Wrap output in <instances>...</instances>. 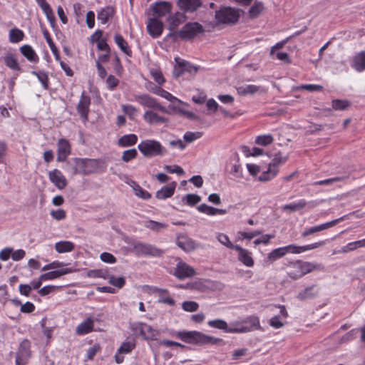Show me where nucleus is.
Instances as JSON below:
<instances>
[{"label":"nucleus","mask_w":365,"mask_h":365,"mask_svg":"<svg viewBox=\"0 0 365 365\" xmlns=\"http://www.w3.org/2000/svg\"><path fill=\"white\" fill-rule=\"evenodd\" d=\"M73 175L81 174L88 175L92 173L102 172L106 169L103 160L100 159L73 158L67 161Z\"/></svg>","instance_id":"f257e3e1"},{"label":"nucleus","mask_w":365,"mask_h":365,"mask_svg":"<svg viewBox=\"0 0 365 365\" xmlns=\"http://www.w3.org/2000/svg\"><path fill=\"white\" fill-rule=\"evenodd\" d=\"M287 266L289 267L287 276L292 280H297L314 271L324 270V266L322 264L299 259L289 262Z\"/></svg>","instance_id":"f03ea898"},{"label":"nucleus","mask_w":365,"mask_h":365,"mask_svg":"<svg viewBox=\"0 0 365 365\" xmlns=\"http://www.w3.org/2000/svg\"><path fill=\"white\" fill-rule=\"evenodd\" d=\"M175 336L187 344L198 346L216 344L221 340L197 331H180Z\"/></svg>","instance_id":"7ed1b4c3"},{"label":"nucleus","mask_w":365,"mask_h":365,"mask_svg":"<svg viewBox=\"0 0 365 365\" xmlns=\"http://www.w3.org/2000/svg\"><path fill=\"white\" fill-rule=\"evenodd\" d=\"M205 32L204 26L197 22H187L180 30V38L185 41H192L203 35Z\"/></svg>","instance_id":"20e7f679"},{"label":"nucleus","mask_w":365,"mask_h":365,"mask_svg":"<svg viewBox=\"0 0 365 365\" xmlns=\"http://www.w3.org/2000/svg\"><path fill=\"white\" fill-rule=\"evenodd\" d=\"M138 148L146 158L163 155L166 153V150L162 146L160 143L155 140H143Z\"/></svg>","instance_id":"39448f33"},{"label":"nucleus","mask_w":365,"mask_h":365,"mask_svg":"<svg viewBox=\"0 0 365 365\" xmlns=\"http://www.w3.org/2000/svg\"><path fill=\"white\" fill-rule=\"evenodd\" d=\"M215 19L218 24H235L240 18V13L237 9L227 6L222 7L215 11Z\"/></svg>","instance_id":"423d86ee"},{"label":"nucleus","mask_w":365,"mask_h":365,"mask_svg":"<svg viewBox=\"0 0 365 365\" xmlns=\"http://www.w3.org/2000/svg\"><path fill=\"white\" fill-rule=\"evenodd\" d=\"M91 103V97L83 91L78 103L76 107V110L83 123H86L88 120V114L90 112V106Z\"/></svg>","instance_id":"0eeeda50"},{"label":"nucleus","mask_w":365,"mask_h":365,"mask_svg":"<svg viewBox=\"0 0 365 365\" xmlns=\"http://www.w3.org/2000/svg\"><path fill=\"white\" fill-rule=\"evenodd\" d=\"M319 293V285L317 283H313L310 285L305 286L303 289L299 290L296 296V298L299 301L304 302L318 297Z\"/></svg>","instance_id":"6e6552de"},{"label":"nucleus","mask_w":365,"mask_h":365,"mask_svg":"<svg viewBox=\"0 0 365 365\" xmlns=\"http://www.w3.org/2000/svg\"><path fill=\"white\" fill-rule=\"evenodd\" d=\"M135 99L139 104L144 107L158 110L161 112L168 113V111L164 106L160 105L155 98L148 94L135 96Z\"/></svg>","instance_id":"1a4fd4ad"},{"label":"nucleus","mask_w":365,"mask_h":365,"mask_svg":"<svg viewBox=\"0 0 365 365\" xmlns=\"http://www.w3.org/2000/svg\"><path fill=\"white\" fill-rule=\"evenodd\" d=\"M134 251L137 255H149L154 257H160L163 255V252L149 244H144L142 242H138L135 244L133 247Z\"/></svg>","instance_id":"9d476101"},{"label":"nucleus","mask_w":365,"mask_h":365,"mask_svg":"<svg viewBox=\"0 0 365 365\" xmlns=\"http://www.w3.org/2000/svg\"><path fill=\"white\" fill-rule=\"evenodd\" d=\"M196 274L193 267L182 261H180L175 268L173 275L178 279H184L192 277Z\"/></svg>","instance_id":"9b49d317"},{"label":"nucleus","mask_w":365,"mask_h":365,"mask_svg":"<svg viewBox=\"0 0 365 365\" xmlns=\"http://www.w3.org/2000/svg\"><path fill=\"white\" fill-rule=\"evenodd\" d=\"M150 8L154 18L158 19L170 14L173 9V4L169 1H163L155 2Z\"/></svg>","instance_id":"f8f14e48"},{"label":"nucleus","mask_w":365,"mask_h":365,"mask_svg":"<svg viewBox=\"0 0 365 365\" xmlns=\"http://www.w3.org/2000/svg\"><path fill=\"white\" fill-rule=\"evenodd\" d=\"M71 153V145L69 141L65 138H61L57 143V158L58 162H66L68 156Z\"/></svg>","instance_id":"ddd939ff"},{"label":"nucleus","mask_w":365,"mask_h":365,"mask_svg":"<svg viewBox=\"0 0 365 365\" xmlns=\"http://www.w3.org/2000/svg\"><path fill=\"white\" fill-rule=\"evenodd\" d=\"M147 31L153 38H158L163 33V24L158 19L150 18L147 23Z\"/></svg>","instance_id":"4468645a"},{"label":"nucleus","mask_w":365,"mask_h":365,"mask_svg":"<svg viewBox=\"0 0 365 365\" xmlns=\"http://www.w3.org/2000/svg\"><path fill=\"white\" fill-rule=\"evenodd\" d=\"M324 245V241H319L315 243H312L307 245L304 246H297L294 244L289 245L287 246H285V250L287 253H293V254H299L302 252H304L307 250H314L316 248H318L321 246H323Z\"/></svg>","instance_id":"2eb2a0df"},{"label":"nucleus","mask_w":365,"mask_h":365,"mask_svg":"<svg viewBox=\"0 0 365 365\" xmlns=\"http://www.w3.org/2000/svg\"><path fill=\"white\" fill-rule=\"evenodd\" d=\"M48 178L54 185L60 189H64L67 185V180L62 173L58 170L54 169L48 172Z\"/></svg>","instance_id":"dca6fc26"},{"label":"nucleus","mask_w":365,"mask_h":365,"mask_svg":"<svg viewBox=\"0 0 365 365\" xmlns=\"http://www.w3.org/2000/svg\"><path fill=\"white\" fill-rule=\"evenodd\" d=\"M143 119L150 125H158L168 122V119L167 118L158 115L152 110H148L145 112Z\"/></svg>","instance_id":"f3484780"},{"label":"nucleus","mask_w":365,"mask_h":365,"mask_svg":"<svg viewBox=\"0 0 365 365\" xmlns=\"http://www.w3.org/2000/svg\"><path fill=\"white\" fill-rule=\"evenodd\" d=\"M178 7L184 12H194L202 6L201 0H178Z\"/></svg>","instance_id":"a211bd4d"},{"label":"nucleus","mask_w":365,"mask_h":365,"mask_svg":"<svg viewBox=\"0 0 365 365\" xmlns=\"http://www.w3.org/2000/svg\"><path fill=\"white\" fill-rule=\"evenodd\" d=\"M176 186L177 183L175 181L163 186L160 190L156 192L155 197L158 200H165L171 197L175 193Z\"/></svg>","instance_id":"6ab92c4d"},{"label":"nucleus","mask_w":365,"mask_h":365,"mask_svg":"<svg viewBox=\"0 0 365 365\" xmlns=\"http://www.w3.org/2000/svg\"><path fill=\"white\" fill-rule=\"evenodd\" d=\"M235 250L238 252V259L245 266L252 267L254 265V260L251 257L250 252L247 250L236 245Z\"/></svg>","instance_id":"aec40b11"},{"label":"nucleus","mask_w":365,"mask_h":365,"mask_svg":"<svg viewBox=\"0 0 365 365\" xmlns=\"http://www.w3.org/2000/svg\"><path fill=\"white\" fill-rule=\"evenodd\" d=\"M186 16L184 12H176L168 18V26L170 31H174L177 27L182 24L186 20Z\"/></svg>","instance_id":"412c9836"},{"label":"nucleus","mask_w":365,"mask_h":365,"mask_svg":"<svg viewBox=\"0 0 365 365\" xmlns=\"http://www.w3.org/2000/svg\"><path fill=\"white\" fill-rule=\"evenodd\" d=\"M93 319L91 317H88L77 326L76 332L78 335H85L93 331Z\"/></svg>","instance_id":"4be33fe9"},{"label":"nucleus","mask_w":365,"mask_h":365,"mask_svg":"<svg viewBox=\"0 0 365 365\" xmlns=\"http://www.w3.org/2000/svg\"><path fill=\"white\" fill-rule=\"evenodd\" d=\"M21 53L31 63H38L39 58L30 45H24L20 47Z\"/></svg>","instance_id":"5701e85b"},{"label":"nucleus","mask_w":365,"mask_h":365,"mask_svg":"<svg viewBox=\"0 0 365 365\" xmlns=\"http://www.w3.org/2000/svg\"><path fill=\"white\" fill-rule=\"evenodd\" d=\"M74 270L72 268H63L61 269L51 271L46 273H44L41 275V279L45 280H51L56 278H58L63 275L69 274L73 272Z\"/></svg>","instance_id":"b1692460"},{"label":"nucleus","mask_w":365,"mask_h":365,"mask_svg":"<svg viewBox=\"0 0 365 365\" xmlns=\"http://www.w3.org/2000/svg\"><path fill=\"white\" fill-rule=\"evenodd\" d=\"M351 66L358 72L365 70V51H360L354 56Z\"/></svg>","instance_id":"393cba45"},{"label":"nucleus","mask_w":365,"mask_h":365,"mask_svg":"<svg viewBox=\"0 0 365 365\" xmlns=\"http://www.w3.org/2000/svg\"><path fill=\"white\" fill-rule=\"evenodd\" d=\"M31 356V342L28 339H24L19 344L16 356L29 359Z\"/></svg>","instance_id":"a878e982"},{"label":"nucleus","mask_w":365,"mask_h":365,"mask_svg":"<svg viewBox=\"0 0 365 365\" xmlns=\"http://www.w3.org/2000/svg\"><path fill=\"white\" fill-rule=\"evenodd\" d=\"M115 9L112 6H106L102 9L97 14V19L101 24H106L108 20L113 17Z\"/></svg>","instance_id":"bb28decb"},{"label":"nucleus","mask_w":365,"mask_h":365,"mask_svg":"<svg viewBox=\"0 0 365 365\" xmlns=\"http://www.w3.org/2000/svg\"><path fill=\"white\" fill-rule=\"evenodd\" d=\"M4 61L5 65L10 69L20 72L21 71V68L14 53H7L4 56Z\"/></svg>","instance_id":"cd10ccee"},{"label":"nucleus","mask_w":365,"mask_h":365,"mask_svg":"<svg viewBox=\"0 0 365 365\" xmlns=\"http://www.w3.org/2000/svg\"><path fill=\"white\" fill-rule=\"evenodd\" d=\"M114 41L124 53H125L128 56H132L133 52L128 46V42L124 39L123 36L120 34H115L114 36Z\"/></svg>","instance_id":"c85d7f7f"},{"label":"nucleus","mask_w":365,"mask_h":365,"mask_svg":"<svg viewBox=\"0 0 365 365\" xmlns=\"http://www.w3.org/2000/svg\"><path fill=\"white\" fill-rule=\"evenodd\" d=\"M177 245L185 252L192 251L195 248L193 240L185 236L178 237Z\"/></svg>","instance_id":"c756f323"},{"label":"nucleus","mask_w":365,"mask_h":365,"mask_svg":"<svg viewBox=\"0 0 365 365\" xmlns=\"http://www.w3.org/2000/svg\"><path fill=\"white\" fill-rule=\"evenodd\" d=\"M242 321L244 327L250 328V331L261 329L259 319L257 316H249Z\"/></svg>","instance_id":"7c9ffc66"},{"label":"nucleus","mask_w":365,"mask_h":365,"mask_svg":"<svg viewBox=\"0 0 365 365\" xmlns=\"http://www.w3.org/2000/svg\"><path fill=\"white\" fill-rule=\"evenodd\" d=\"M138 137L135 134L124 135L118 139V143L120 147H128L136 144Z\"/></svg>","instance_id":"2f4dec72"},{"label":"nucleus","mask_w":365,"mask_h":365,"mask_svg":"<svg viewBox=\"0 0 365 365\" xmlns=\"http://www.w3.org/2000/svg\"><path fill=\"white\" fill-rule=\"evenodd\" d=\"M74 248V243L70 241H60L55 245V249L58 253L69 252L73 251Z\"/></svg>","instance_id":"473e14b6"},{"label":"nucleus","mask_w":365,"mask_h":365,"mask_svg":"<svg viewBox=\"0 0 365 365\" xmlns=\"http://www.w3.org/2000/svg\"><path fill=\"white\" fill-rule=\"evenodd\" d=\"M250 331V327H244L242 321L230 324L227 333H247Z\"/></svg>","instance_id":"72a5a7b5"},{"label":"nucleus","mask_w":365,"mask_h":365,"mask_svg":"<svg viewBox=\"0 0 365 365\" xmlns=\"http://www.w3.org/2000/svg\"><path fill=\"white\" fill-rule=\"evenodd\" d=\"M145 325L146 324L143 322H133L130 324V329L135 336H140L144 338V335L145 334L144 327H145Z\"/></svg>","instance_id":"f704fd0d"},{"label":"nucleus","mask_w":365,"mask_h":365,"mask_svg":"<svg viewBox=\"0 0 365 365\" xmlns=\"http://www.w3.org/2000/svg\"><path fill=\"white\" fill-rule=\"evenodd\" d=\"M24 38V32L17 28H14L9 31V41L11 43H16L22 41Z\"/></svg>","instance_id":"c9c22d12"},{"label":"nucleus","mask_w":365,"mask_h":365,"mask_svg":"<svg viewBox=\"0 0 365 365\" xmlns=\"http://www.w3.org/2000/svg\"><path fill=\"white\" fill-rule=\"evenodd\" d=\"M44 38H45L48 46L50 47V48L55 57V59L56 61H60L61 56H60L59 51H58L57 47L56 46L55 43H53L48 31L44 32Z\"/></svg>","instance_id":"e433bc0d"},{"label":"nucleus","mask_w":365,"mask_h":365,"mask_svg":"<svg viewBox=\"0 0 365 365\" xmlns=\"http://www.w3.org/2000/svg\"><path fill=\"white\" fill-rule=\"evenodd\" d=\"M278 171V168L269 166L267 170L260 175L259 180L262 182L269 181L277 174Z\"/></svg>","instance_id":"4c0bfd02"},{"label":"nucleus","mask_w":365,"mask_h":365,"mask_svg":"<svg viewBox=\"0 0 365 365\" xmlns=\"http://www.w3.org/2000/svg\"><path fill=\"white\" fill-rule=\"evenodd\" d=\"M259 91V87L255 85H247L245 86H240L237 88V93L240 96H246L247 94H253Z\"/></svg>","instance_id":"58836bf2"},{"label":"nucleus","mask_w":365,"mask_h":365,"mask_svg":"<svg viewBox=\"0 0 365 365\" xmlns=\"http://www.w3.org/2000/svg\"><path fill=\"white\" fill-rule=\"evenodd\" d=\"M207 324L210 327L223 330L225 332H227V330L229 329V326H228L227 323L225 320H222V319L210 320L207 322Z\"/></svg>","instance_id":"ea45409f"},{"label":"nucleus","mask_w":365,"mask_h":365,"mask_svg":"<svg viewBox=\"0 0 365 365\" xmlns=\"http://www.w3.org/2000/svg\"><path fill=\"white\" fill-rule=\"evenodd\" d=\"M286 254L287 252L284 247H279L273 250L271 252H269L267 255V259L272 262H274L284 257Z\"/></svg>","instance_id":"a19ab883"},{"label":"nucleus","mask_w":365,"mask_h":365,"mask_svg":"<svg viewBox=\"0 0 365 365\" xmlns=\"http://www.w3.org/2000/svg\"><path fill=\"white\" fill-rule=\"evenodd\" d=\"M106 279L108 280L109 284L118 289L123 287L125 284V279L123 277H115L114 275L108 274Z\"/></svg>","instance_id":"79ce46f5"},{"label":"nucleus","mask_w":365,"mask_h":365,"mask_svg":"<svg viewBox=\"0 0 365 365\" xmlns=\"http://www.w3.org/2000/svg\"><path fill=\"white\" fill-rule=\"evenodd\" d=\"M264 9L262 2L255 1L249 9V16L252 19L257 18Z\"/></svg>","instance_id":"37998d69"},{"label":"nucleus","mask_w":365,"mask_h":365,"mask_svg":"<svg viewBox=\"0 0 365 365\" xmlns=\"http://www.w3.org/2000/svg\"><path fill=\"white\" fill-rule=\"evenodd\" d=\"M31 74L36 76L38 81L41 83L44 89L48 88V74L43 71H31Z\"/></svg>","instance_id":"c03bdc74"},{"label":"nucleus","mask_w":365,"mask_h":365,"mask_svg":"<svg viewBox=\"0 0 365 365\" xmlns=\"http://www.w3.org/2000/svg\"><path fill=\"white\" fill-rule=\"evenodd\" d=\"M134 184L133 186V190L135 192V195L138 196V197L143 199V200H148L151 197V194L148 192L147 190H144L143 187H141L138 184L135 183V182H133Z\"/></svg>","instance_id":"a18cd8bd"},{"label":"nucleus","mask_w":365,"mask_h":365,"mask_svg":"<svg viewBox=\"0 0 365 365\" xmlns=\"http://www.w3.org/2000/svg\"><path fill=\"white\" fill-rule=\"evenodd\" d=\"M331 106L334 110H344L350 106V103L346 100L335 99L332 101Z\"/></svg>","instance_id":"49530a36"},{"label":"nucleus","mask_w":365,"mask_h":365,"mask_svg":"<svg viewBox=\"0 0 365 365\" xmlns=\"http://www.w3.org/2000/svg\"><path fill=\"white\" fill-rule=\"evenodd\" d=\"M108 274L107 269H91L87 272V277L91 278H103L106 279Z\"/></svg>","instance_id":"de8ad7c7"},{"label":"nucleus","mask_w":365,"mask_h":365,"mask_svg":"<svg viewBox=\"0 0 365 365\" xmlns=\"http://www.w3.org/2000/svg\"><path fill=\"white\" fill-rule=\"evenodd\" d=\"M144 329H145V334L144 335V338L146 340H156L159 332L158 331L152 328L151 326L146 324L145 327H144Z\"/></svg>","instance_id":"09e8293b"},{"label":"nucleus","mask_w":365,"mask_h":365,"mask_svg":"<svg viewBox=\"0 0 365 365\" xmlns=\"http://www.w3.org/2000/svg\"><path fill=\"white\" fill-rule=\"evenodd\" d=\"M288 160V156L283 157L280 152L276 153L269 164V167L278 168L280 164L284 163Z\"/></svg>","instance_id":"8fccbe9b"},{"label":"nucleus","mask_w":365,"mask_h":365,"mask_svg":"<svg viewBox=\"0 0 365 365\" xmlns=\"http://www.w3.org/2000/svg\"><path fill=\"white\" fill-rule=\"evenodd\" d=\"M274 138L271 134L259 135L256 138L255 143L259 145L267 146L272 143Z\"/></svg>","instance_id":"3c124183"},{"label":"nucleus","mask_w":365,"mask_h":365,"mask_svg":"<svg viewBox=\"0 0 365 365\" xmlns=\"http://www.w3.org/2000/svg\"><path fill=\"white\" fill-rule=\"evenodd\" d=\"M305 200H300L297 202L290 203L284 206V210H289L292 212L304 208L307 205Z\"/></svg>","instance_id":"603ef678"},{"label":"nucleus","mask_w":365,"mask_h":365,"mask_svg":"<svg viewBox=\"0 0 365 365\" xmlns=\"http://www.w3.org/2000/svg\"><path fill=\"white\" fill-rule=\"evenodd\" d=\"M135 344L130 341H123L118 349V354H128L135 349Z\"/></svg>","instance_id":"864d4df0"},{"label":"nucleus","mask_w":365,"mask_h":365,"mask_svg":"<svg viewBox=\"0 0 365 365\" xmlns=\"http://www.w3.org/2000/svg\"><path fill=\"white\" fill-rule=\"evenodd\" d=\"M43 11L46 16V18L48 22L50 23L51 26L53 29H55L56 27V19L51 7L49 6L48 7L43 9Z\"/></svg>","instance_id":"5fc2aeb1"},{"label":"nucleus","mask_w":365,"mask_h":365,"mask_svg":"<svg viewBox=\"0 0 365 365\" xmlns=\"http://www.w3.org/2000/svg\"><path fill=\"white\" fill-rule=\"evenodd\" d=\"M138 155V152L135 148H132L130 150H125L123 153L121 159L123 162L128 163L133 159H135Z\"/></svg>","instance_id":"6e6d98bb"},{"label":"nucleus","mask_w":365,"mask_h":365,"mask_svg":"<svg viewBox=\"0 0 365 365\" xmlns=\"http://www.w3.org/2000/svg\"><path fill=\"white\" fill-rule=\"evenodd\" d=\"M182 200H185L187 205L194 206L201 200V197L196 194H187L183 197Z\"/></svg>","instance_id":"4d7b16f0"},{"label":"nucleus","mask_w":365,"mask_h":365,"mask_svg":"<svg viewBox=\"0 0 365 365\" xmlns=\"http://www.w3.org/2000/svg\"><path fill=\"white\" fill-rule=\"evenodd\" d=\"M146 227L151 230L159 232L160 230L166 228L168 225L165 223L156 222L154 220H149L148 221Z\"/></svg>","instance_id":"13d9d810"},{"label":"nucleus","mask_w":365,"mask_h":365,"mask_svg":"<svg viewBox=\"0 0 365 365\" xmlns=\"http://www.w3.org/2000/svg\"><path fill=\"white\" fill-rule=\"evenodd\" d=\"M217 240L221 244H222L229 249L235 250V247H236V245H233L230 241L228 236L225 234L220 233L217 235Z\"/></svg>","instance_id":"bf43d9fd"},{"label":"nucleus","mask_w":365,"mask_h":365,"mask_svg":"<svg viewBox=\"0 0 365 365\" xmlns=\"http://www.w3.org/2000/svg\"><path fill=\"white\" fill-rule=\"evenodd\" d=\"M182 307L186 312H192L198 309L199 305L194 301H185L182 304Z\"/></svg>","instance_id":"052dcab7"},{"label":"nucleus","mask_w":365,"mask_h":365,"mask_svg":"<svg viewBox=\"0 0 365 365\" xmlns=\"http://www.w3.org/2000/svg\"><path fill=\"white\" fill-rule=\"evenodd\" d=\"M101 351V346L98 343H96L93 346L90 347L87 351V359L93 360L96 354Z\"/></svg>","instance_id":"680f3d73"},{"label":"nucleus","mask_w":365,"mask_h":365,"mask_svg":"<svg viewBox=\"0 0 365 365\" xmlns=\"http://www.w3.org/2000/svg\"><path fill=\"white\" fill-rule=\"evenodd\" d=\"M182 66L185 73H189L191 75H195L199 70V66H194L185 61H182Z\"/></svg>","instance_id":"e2e57ef3"},{"label":"nucleus","mask_w":365,"mask_h":365,"mask_svg":"<svg viewBox=\"0 0 365 365\" xmlns=\"http://www.w3.org/2000/svg\"><path fill=\"white\" fill-rule=\"evenodd\" d=\"M358 243H359V240L349 242L346 245L342 247L340 252L342 253H347L349 252L354 251L357 248L361 247L360 244Z\"/></svg>","instance_id":"0e129e2a"},{"label":"nucleus","mask_w":365,"mask_h":365,"mask_svg":"<svg viewBox=\"0 0 365 365\" xmlns=\"http://www.w3.org/2000/svg\"><path fill=\"white\" fill-rule=\"evenodd\" d=\"M298 89L300 90H306L310 92L314 91H322L324 88L323 86L320 85H315V84H302L300 86L298 87Z\"/></svg>","instance_id":"69168bd1"},{"label":"nucleus","mask_w":365,"mask_h":365,"mask_svg":"<svg viewBox=\"0 0 365 365\" xmlns=\"http://www.w3.org/2000/svg\"><path fill=\"white\" fill-rule=\"evenodd\" d=\"M106 84L110 91H113L119 84V80L113 75H109L106 79Z\"/></svg>","instance_id":"338daca9"},{"label":"nucleus","mask_w":365,"mask_h":365,"mask_svg":"<svg viewBox=\"0 0 365 365\" xmlns=\"http://www.w3.org/2000/svg\"><path fill=\"white\" fill-rule=\"evenodd\" d=\"M202 134L200 132L193 133L188 131L185 133L183 138L187 143H191L195 140L200 138L202 136Z\"/></svg>","instance_id":"774afa93"}]
</instances>
